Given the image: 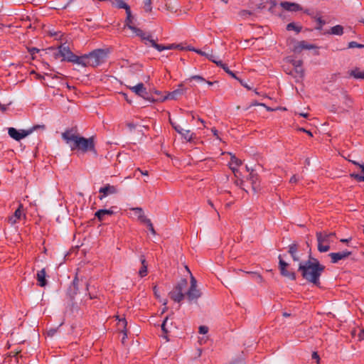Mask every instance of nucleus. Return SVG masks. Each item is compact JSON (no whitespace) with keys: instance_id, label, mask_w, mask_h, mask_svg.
<instances>
[{"instance_id":"nucleus-1","label":"nucleus","mask_w":364,"mask_h":364,"mask_svg":"<svg viewBox=\"0 0 364 364\" xmlns=\"http://www.w3.org/2000/svg\"><path fill=\"white\" fill-rule=\"evenodd\" d=\"M62 139L72 151L79 150L83 153L96 152L93 137L85 138L77 133L74 129H68L61 134Z\"/></svg>"},{"instance_id":"nucleus-2","label":"nucleus","mask_w":364,"mask_h":364,"mask_svg":"<svg viewBox=\"0 0 364 364\" xmlns=\"http://www.w3.org/2000/svg\"><path fill=\"white\" fill-rule=\"evenodd\" d=\"M325 267L314 257H310L308 261L301 262L299 264V271L303 278L315 285L320 284V277Z\"/></svg>"},{"instance_id":"nucleus-3","label":"nucleus","mask_w":364,"mask_h":364,"mask_svg":"<svg viewBox=\"0 0 364 364\" xmlns=\"http://www.w3.org/2000/svg\"><path fill=\"white\" fill-rule=\"evenodd\" d=\"M107 58V53L102 49L95 50L89 54L80 56V65L82 67H97Z\"/></svg>"},{"instance_id":"nucleus-4","label":"nucleus","mask_w":364,"mask_h":364,"mask_svg":"<svg viewBox=\"0 0 364 364\" xmlns=\"http://www.w3.org/2000/svg\"><path fill=\"white\" fill-rule=\"evenodd\" d=\"M46 127L44 124L35 125L28 129H16V128L10 127L8 129V134L11 138L19 141L35 131H44Z\"/></svg>"},{"instance_id":"nucleus-5","label":"nucleus","mask_w":364,"mask_h":364,"mask_svg":"<svg viewBox=\"0 0 364 364\" xmlns=\"http://www.w3.org/2000/svg\"><path fill=\"white\" fill-rule=\"evenodd\" d=\"M55 58L56 59L61 58L62 61H68L80 65V56L75 55L68 46L64 45L58 47V52L55 53Z\"/></svg>"},{"instance_id":"nucleus-6","label":"nucleus","mask_w":364,"mask_h":364,"mask_svg":"<svg viewBox=\"0 0 364 364\" xmlns=\"http://www.w3.org/2000/svg\"><path fill=\"white\" fill-rule=\"evenodd\" d=\"M335 232H317L316 239L318 242V250L320 252H326L330 250V244L332 242V237Z\"/></svg>"},{"instance_id":"nucleus-7","label":"nucleus","mask_w":364,"mask_h":364,"mask_svg":"<svg viewBox=\"0 0 364 364\" xmlns=\"http://www.w3.org/2000/svg\"><path fill=\"white\" fill-rule=\"evenodd\" d=\"M188 286V281L186 279H182L178 283L174 286L173 289L169 292L170 298L175 302H181L186 296L184 291Z\"/></svg>"},{"instance_id":"nucleus-8","label":"nucleus","mask_w":364,"mask_h":364,"mask_svg":"<svg viewBox=\"0 0 364 364\" xmlns=\"http://www.w3.org/2000/svg\"><path fill=\"white\" fill-rule=\"evenodd\" d=\"M189 301L198 299L200 296V292L197 289V282L195 277L191 276V287L186 293Z\"/></svg>"},{"instance_id":"nucleus-9","label":"nucleus","mask_w":364,"mask_h":364,"mask_svg":"<svg viewBox=\"0 0 364 364\" xmlns=\"http://www.w3.org/2000/svg\"><path fill=\"white\" fill-rule=\"evenodd\" d=\"M169 122L172 126V127L177 132L178 134L181 135V136L186 139L187 141H191L195 137V134L191 132L189 129H183L176 122L171 121V119L169 118Z\"/></svg>"},{"instance_id":"nucleus-10","label":"nucleus","mask_w":364,"mask_h":364,"mask_svg":"<svg viewBox=\"0 0 364 364\" xmlns=\"http://www.w3.org/2000/svg\"><path fill=\"white\" fill-rule=\"evenodd\" d=\"M129 87L136 95H137L149 101L154 102L156 100L154 99H151L150 97H146V95H147L146 89L142 82H139L134 86H129Z\"/></svg>"},{"instance_id":"nucleus-11","label":"nucleus","mask_w":364,"mask_h":364,"mask_svg":"<svg viewBox=\"0 0 364 364\" xmlns=\"http://www.w3.org/2000/svg\"><path fill=\"white\" fill-rule=\"evenodd\" d=\"M100 195L98 196L100 200H103L108 195L114 194L117 192V189L115 186L107 184L106 186L101 187L99 190Z\"/></svg>"},{"instance_id":"nucleus-12","label":"nucleus","mask_w":364,"mask_h":364,"mask_svg":"<svg viewBox=\"0 0 364 364\" xmlns=\"http://www.w3.org/2000/svg\"><path fill=\"white\" fill-rule=\"evenodd\" d=\"M186 89L183 88V84H180L178 85V87L168 93L167 95H166L164 98H163V100H177L181 96H182L185 92H186Z\"/></svg>"},{"instance_id":"nucleus-13","label":"nucleus","mask_w":364,"mask_h":364,"mask_svg":"<svg viewBox=\"0 0 364 364\" xmlns=\"http://www.w3.org/2000/svg\"><path fill=\"white\" fill-rule=\"evenodd\" d=\"M316 46L313 44L309 43L305 41L297 42L293 47L292 50L294 53H299L303 50H311L315 48Z\"/></svg>"},{"instance_id":"nucleus-14","label":"nucleus","mask_w":364,"mask_h":364,"mask_svg":"<svg viewBox=\"0 0 364 364\" xmlns=\"http://www.w3.org/2000/svg\"><path fill=\"white\" fill-rule=\"evenodd\" d=\"M173 328V321L172 319H170L169 317H166L164 321L161 324V330L164 333L163 337L168 341V334L171 331Z\"/></svg>"},{"instance_id":"nucleus-15","label":"nucleus","mask_w":364,"mask_h":364,"mask_svg":"<svg viewBox=\"0 0 364 364\" xmlns=\"http://www.w3.org/2000/svg\"><path fill=\"white\" fill-rule=\"evenodd\" d=\"M136 36L141 38L146 45H150L151 41H153L151 36L149 33L144 32L141 29L135 28L132 31Z\"/></svg>"},{"instance_id":"nucleus-16","label":"nucleus","mask_w":364,"mask_h":364,"mask_svg":"<svg viewBox=\"0 0 364 364\" xmlns=\"http://www.w3.org/2000/svg\"><path fill=\"white\" fill-rule=\"evenodd\" d=\"M351 255L350 251H342L339 252H331L329 257L331 259L332 263H337L339 260L344 259Z\"/></svg>"},{"instance_id":"nucleus-17","label":"nucleus","mask_w":364,"mask_h":364,"mask_svg":"<svg viewBox=\"0 0 364 364\" xmlns=\"http://www.w3.org/2000/svg\"><path fill=\"white\" fill-rule=\"evenodd\" d=\"M22 204H20L18 208L16 210L14 215L9 218L8 220L11 224L14 225L17 223L18 220H19L22 216L25 217V214L22 212Z\"/></svg>"},{"instance_id":"nucleus-18","label":"nucleus","mask_w":364,"mask_h":364,"mask_svg":"<svg viewBox=\"0 0 364 364\" xmlns=\"http://www.w3.org/2000/svg\"><path fill=\"white\" fill-rule=\"evenodd\" d=\"M281 6L287 11H301L302 9L301 6L296 3H291L288 1H284L280 4Z\"/></svg>"},{"instance_id":"nucleus-19","label":"nucleus","mask_w":364,"mask_h":364,"mask_svg":"<svg viewBox=\"0 0 364 364\" xmlns=\"http://www.w3.org/2000/svg\"><path fill=\"white\" fill-rule=\"evenodd\" d=\"M249 180L252 183V190L255 193L257 192L259 190L260 184L258 178L257 174L253 173L252 171L250 173Z\"/></svg>"},{"instance_id":"nucleus-20","label":"nucleus","mask_w":364,"mask_h":364,"mask_svg":"<svg viewBox=\"0 0 364 364\" xmlns=\"http://www.w3.org/2000/svg\"><path fill=\"white\" fill-rule=\"evenodd\" d=\"M242 165V161L235 156H231L230 161L229 163L230 168L232 171V172L236 176L238 172V167Z\"/></svg>"},{"instance_id":"nucleus-21","label":"nucleus","mask_w":364,"mask_h":364,"mask_svg":"<svg viewBox=\"0 0 364 364\" xmlns=\"http://www.w3.org/2000/svg\"><path fill=\"white\" fill-rule=\"evenodd\" d=\"M127 18L125 19V24L124 28H128L131 31L133 30V28H135L136 27L133 25V19L134 17L132 14L131 9L126 11Z\"/></svg>"},{"instance_id":"nucleus-22","label":"nucleus","mask_w":364,"mask_h":364,"mask_svg":"<svg viewBox=\"0 0 364 364\" xmlns=\"http://www.w3.org/2000/svg\"><path fill=\"white\" fill-rule=\"evenodd\" d=\"M189 50H193L200 55L205 56L206 58H208L209 60L212 61L213 63V60L217 57L216 55H213L212 50H210L209 52H205V51H203L201 50L196 49V48H189Z\"/></svg>"},{"instance_id":"nucleus-23","label":"nucleus","mask_w":364,"mask_h":364,"mask_svg":"<svg viewBox=\"0 0 364 364\" xmlns=\"http://www.w3.org/2000/svg\"><path fill=\"white\" fill-rule=\"evenodd\" d=\"M46 271L45 269H42L41 270L38 271L36 274V279L38 281V284L40 287H45L47 284V281L46 279Z\"/></svg>"},{"instance_id":"nucleus-24","label":"nucleus","mask_w":364,"mask_h":364,"mask_svg":"<svg viewBox=\"0 0 364 364\" xmlns=\"http://www.w3.org/2000/svg\"><path fill=\"white\" fill-rule=\"evenodd\" d=\"M114 211L112 209H100L95 213V215L99 220L102 221L105 215H112Z\"/></svg>"},{"instance_id":"nucleus-25","label":"nucleus","mask_w":364,"mask_h":364,"mask_svg":"<svg viewBox=\"0 0 364 364\" xmlns=\"http://www.w3.org/2000/svg\"><path fill=\"white\" fill-rule=\"evenodd\" d=\"M140 261L141 263V267L139 270V275L141 277H144L147 274V263L144 256L141 255L140 257Z\"/></svg>"},{"instance_id":"nucleus-26","label":"nucleus","mask_w":364,"mask_h":364,"mask_svg":"<svg viewBox=\"0 0 364 364\" xmlns=\"http://www.w3.org/2000/svg\"><path fill=\"white\" fill-rule=\"evenodd\" d=\"M349 75L355 79H364V70H360L359 68H355L349 72Z\"/></svg>"},{"instance_id":"nucleus-27","label":"nucleus","mask_w":364,"mask_h":364,"mask_svg":"<svg viewBox=\"0 0 364 364\" xmlns=\"http://www.w3.org/2000/svg\"><path fill=\"white\" fill-rule=\"evenodd\" d=\"M132 210H133L135 213V215L137 216L138 219L141 222H144L148 218L144 215V211L142 208H132Z\"/></svg>"},{"instance_id":"nucleus-28","label":"nucleus","mask_w":364,"mask_h":364,"mask_svg":"<svg viewBox=\"0 0 364 364\" xmlns=\"http://www.w3.org/2000/svg\"><path fill=\"white\" fill-rule=\"evenodd\" d=\"M297 245L296 244H291L289 246V252L291 255L294 261H299V257L297 256Z\"/></svg>"},{"instance_id":"nucleus-29","label":"nucleus","mask_w":364,"mask_h":364,"mask_svg":"<svg viewBox=\"0 0 364 364\" xmlns=\"http://www.w3.org/2000/svg\"><path fill=\"white\" fill-rule=\"evenodd\" d=\"M112 4L118 9H124L125 11H127L130 9V6L123 0H112Z\"/></svg>"},{"instance_id":"nucleus-30","label":"nucleus","mask_w":364,"mask_h":364,"mask_svg":"<svg viewBox=\"0 0 364 364\" xmlns=\"http://www.w3.org/2000/svg\"><path fill=\"white\" fill-rule=\"evenodd\" d=\"M330 33L332 35L341 36L343 33V27L336 25L331 28Z\"/></svg>"},{"instance_id":"nucleus-31","label":"nucleus","mask_w":364,"mask_h":364,"mask_svg":"<svg viewBox=\"0 0 364 364\" xmlns=\"http://www.w3.org/2000/svg\"><path fill=\"white\" fill-rule=\"evenodd\" d=\"M213 63H215L218 66L222 68L224 70V71L228 74L229 73V72L231 71L226 64L223 63L222 60H219L218 56L215 58V59L213 60Z\"/></svg>"},{"instance_id":"nucleus-32","label":"nucleus","mask_w":364,"mask_h":364,"mask_svg":"<svg viewBox=\"0 0 364 364\" xmlns=\"http://www.w3.org/2000/svg\"><path fill=\"white\" fill-rule=\"evenodd\" d=\"M281 274L284 277H288L291 280L296 279V274L294 272H289L287 270L286 267H284L283 272L280 271Z\"/></svg>"},{"instance_id":"nucleus-33","label":"nucleus","mask_w":364,"mask_h":364,"mask_svg":"<svg viewBox=\"0 0 364 364\" xmlns=\"http://www.w3.org/2000/svg\"><path fill=\"white\" fill-rule=\"evenodd\" d=\"M341 97L343 102L346 104V105L348 107H350L352 103V100L346 91H341Z\"/></svg>"},{"instance_id":"nucleus-34","label":"nucleus","mask_w":364,"mask_h":364,"mask_svg":"<svg viewBox=\"0 0 364 364\" xmlns=\"http://www.w3.org/2000/svg\"><path fill=\"white\" fill-rule=\"evenodd\" d=\"M287 31H295L297 33L301 31V27L296 25L294 23H289L287 26Z\"/></svg>"},{"instance_id":"nucleus-35","label":"nucleus","mask_w":364,"mask_h":364,"mask_svg":"<svg viewBox=\"0 0 364 364\" xmlns=\"http://www.w3.org/2000/svg\"><path fill=\"white\" fill-rule=\"evenodd\" d=\"M360 168L363 173V176L359 175L358 173H350V176L351 178H353L358 181H364V164L360 166Z\"/></svg>"},{"instance_id":"nucleus-36","label":"nucleus","mask_w":364,"mask_h":364,"mask_svg":"<svg viewBox=\"0 0 364 364\" xmlns=\"http://www.w3.org/2000/svg\"><path fill=\"white\" fill-rule=\"evenodd\" d=\"M149 46L156 48L159 52L166 50V46L161 45V44H157L154 39H153V41H151V43Z\"/></svg>"},{"instance_id":"nucleus-37","label":"nucleus","mask_w":364,"mask_h":364,"mask_svg":"<svg viewBox=\"0 0 364 364\" xmlns=\"http://www.w3.org/2000/svg\"><path fill=\"white\" fill-rule=\"evenodd\" d=\"M191 80H196L200 83L206 82L205 78H203L202 76L198 75H192L189 78L186 79V81L191 82Z\"/></svg>"},{"instance_id":"nucleus-38","label":"nucleus","mask_w":364,"mask_h":364,"mask_svg":"<svg viewBox=\"0 0 364 364\" xmlns=\"http://www.w3.org/2000/svg\"><path fill=\"white\" fill-rule=\"evenodd\" d=\"M144 9L146 12H150L152 9L151 0H143Z\"/></svg>"},{"instance_id":"nucleus-39","label":"nucleus","mask_w":364,"mask_h":364,"mask_svg":"<svg viewBox=\"0 0 364 364\" xmlns=\"http://www.w3.org/2000/svg\"><path fill=\"white\" fill-rule=\"evenodd\" d=\"M143 223H145L147 225L149 230L151 232L152 235H156L153 224L149 219L146 220L144 222H143Z\"/></svg>"},{"instance_id":"nucleus-40","label":"nucleus","mask_w":364,"mask_h":364,"mask_svg":"<svg viewBox=\"0 0 364 364\" xmlns=\"http://www.w3.org/2000/svg\"><path fill=\"white\" fill-rule=\"evenodd\" d=\"M348 48H364V45L360 44L355 41H350V43H348Z\"/></svg>"},{"instance_id":"nucleus-41","label":"nucleus","mask_w":364,"mask_h":364,"mask_svg":"<svg viewBox=\"0 0 364 364\" xmlns=\"http://www.w3.org/2000/svg\"><path fill=\"white\" fill-rule=\"evenodd\" d=\"M279 269L280 271L283 272L284 267H287L289 266L288 263H287L284 259L282 258V256H279Z\"/></svg>"},{"instance_id":"nucleus-42","label":"nucleus","mask_w":364,"mask_h":364,"mask_svg":"<svg viewBox=\"0 0 364 364\" xmlns=\"http://www.w3.org/2000/svg\"><path fill=\"white\" fill-rule=\"evenodd\" d=\"M294 70H295L296 73L297 74V76L299 78L302 79L304 77V70L302 66H299V67L294 68Z\"/></svg>"},{"instance_id":"nucleus-43","label":"nucleus","mask_w":364,"mask_h":364,"mask_svg":"<svg viewBox=\"0 0 364 364\" xmlns=\"http://www.w3.org/2000/svg\"><path fill=\"white\" fill-rule=\"evenodd\" d=\"M291 64L294 66V68L302 66L303 62L301 60H292Z\"/></svg>"},{"instance_id":"nucleus-44","label":"nucleus","mask_w":364,"mask_h":364,"mask_svg":"<svg viewBox=\"0 0 364 364\" xmlns=\"http://www.w3.org/2000/svg\"><path fill=\"white\" fill-rule=\"evenodd\" d=\"M208 331V328L205 326H200L199 327V333L202 334H205Z\"/></svg>"},{"instance_id":"nucleus-45","label":"nucleus","mask_w":364,"mask_h":364,"mask_svg":"<svg viewBox=\"0 0 364 364\" xmlns=\"http://www.w3.org/2000/svg\"><path fill=\"white\" fill-rule=\"evenodd\" d=\"M211 132H212V133H213V136H215V138H216L218 140H219L220 141H222L221 138H220V137L219 136V135H218V130H217L215 128H212V129H211Z\"/></svg>"},{"instance_id":"nucleus-46","label":"nucleus","mask_w":364,"mask_h":364,"mask_svg":"<svg viewBox=\"0 0 364 364\" xmlns=\"http://www.w3.org/2000/svg\"><path fill=\"white\" fill-rule=\"evenodd\" d=\"M299 180V177L297 175H294L291 177L289 183H296Z\"/></svg>"},{"instance_id":"nucleus-47","label":"nucleus","mask_w":364,"mask_h":364,"mask_svg":"<svg viewBox=\"0 0 364 364\" xmlns=\"http://www.w3.org/2000/svg\"><path fill=\"white\" fill-rule=\"evenodd\" d=\"M311 357L313 359L316 360L318 364L319 363L320 358L316 352H313Z\"/></svg>"},{"instance_id":"nucleus-48","label":"nucleus","mask_w":364,"mask_h":364,"mask_svg":"<svg viewBox=\"0 0 364 364\" xmlns=\"http://www.w3.org/2000/svg\"><path fill=\"white\" fill-rule=\"evenodd\" d=\"M118 325L119 326H123V327H125L126 325H127V321L124 319V318H122V319H119V323H118Z\"/></svg>"},{"instance_id":"nucleus-49","label":"nucleus","mask_w":364,"mask_h":364,"mask_svg":"<svg viewBox=\"0 0 364 364\" xmlns=\"http://www.w3.org/2000/svg\"><path fill=\"white\" fill-rule=\"evenodd\" d=\"M179 45L178 44H170L169 46H166V50H171L178 48Z\"/></svg>"},{"instance_id":"nucleus-50","label":"nucleus","mask_w":364,"mask_h":364,"mask_svg":"<svg viewBox=\"0 0 364 364\" xmlns=\"http://www.w3.org/2000/svg\"><path fill=\"white\" fill-rule=\"evenodd\" d=\"M299 130L301 132H305V133L308 134L309 136H312V133L310 131L305 129L304 128H299Z\"/></svg>"},{"instance_id":"nucleus-51","label":"nucleus","mask_w":364,"mask_h":364,"mask_svg":"<svg viewBox=\"0 0 364 364\" xmlns=\"http://www.w3.org/2000/svg\"><path fill=\"white\" fill-rule=\"evenodd\" d=\"M7 109V106L5 105H3L0 102V110L2 112H5Z\"/></svg>"},{"instance_id":"nucleus-52","label":"nucleus","mask_w":364,"mask_h":364,"mask_svg":"<svg viewBox=\"0 0 364 364\" xmlns=\"http://www.w3.org/2000/svg\"><path fill=\"white\" fill-rule=\"evenodd\" d=\"M153 290H154V295H155L157 298H159V290H158V289H157L156 286H155V287H154V289H153Z\"/></svg>"},{"instance_id":"nucleus-53","label":"nucleus","mask_w":364,"mask_h":364,"mask_svg":"<svg viewBox=\"0 0 364 364\" xmlns=\"http://www.w3.org/2000/svg\"><path fill=\"white\" fill-rule=\"evenodd\" d=\"M239 81L242 86H244L245 87H246L248 90H251V87L250 86H248L247 84L245 83L242 80H239Z\"/></svg>"},{"instance_id":"nucleus-54","label":"nucleus","mask_w":364,"mask_h":364,"mask_svg":"<svg viewBox=\"0 0 364 364\" xmlns=\"http://www.w3.org/2000/svg\"><path fill=\"white\" fill-rule=\"evenodd\" d=\"M360 340H364V330H362L361 332L358 335Z\"/></svg>"},{"instance_id":"nucleus-55","label":"nucleus","mask_w":364,"mask_h":364,"mask_svg":"<svg viewBox=\"0 0 364 364\" xmlns=\"http://www.w3.org/2000/svg\"><path fill=\"white\" fill-rule=\"evenodd\" d=\"M348 161H349L350 162H351L352 164H355V165H356V166H359L360 168V166H362V165H363V164H359L358 162H357V161H353V160H351V159H348Z\"/></svg>"},{"instance_id":"nucleus-56","label":"nucleus","mask_w":364,"mask_h":364,"mask_svg":"<svg viewBox=\"0 0 364 364\" xmlns=\"http://www.w3.org/2000/svg\"><path fill=\"white\" fill-rule=\"evenodd\" d=\"M228 75H230L232 77L235 78V79H237V80H239L240 79L235 75V74L230 71L229 72Z\"/></svg>"},{"instance_id":"nucleus-57","label":"nucleus","mask_w":364,"mask_h":364,"mask_svg":"<svg viewBox=\"0 0 364 364\" xmlns=\"http://www.w3.org/2000/svg\"><path fill=\"white\" fill-rule=\"evenodd\" d=\"M298 114L301 117H303L304 118H307L309 117V114L308 113H304V112H300V113H298Z\"/></svg>"},{"instance_id":"nucleus-58","label":"nucleus","mask_w":364,"mask_h":364,"mask_svg":"<svg viewBox=\"0 0 364 364\" xmlns=\"http://www.w3.org/2000/svg\"><path fill=\"white\" fill-rule=\"evenodd\" d=\"M136 171H139L142 175L147 176L148 171H142L140 168H137Z\"/></svg>"},{"instance_id":"nucleus-59","label":"nucleus","mask_w":364,"mask_h":364,"mask_svg":"<svg viewBox=\"0 0 364 364\" xmlns=\"http://www.w3.org/2000/svg\"><path fill=\"white\" fill-rule=\"evenodd\" d=\"M166 304H167V300L166 299H164L163 301V305L165 306L164 309H163V313L167 309V307H166Z\"/></svg>"},{"instance_id":"nucleus-60","label":"nucleus","mask_w":364,"mask_h":364,"mask_svg":"<svg viewBox=\"0 0 364 364\" xmlns=\"http://www.w3.org/2000/svg\"><path fill=\"white\" fill-rule=\"evenodd\" d=\"M39 51V50L38 48H33L31 50V54H34L36 53H38Z\"/></svg>"},{"instance_id":"nucleus-61","label":"nucleus","mask_w":364,"mask_h":364,"mask_svg":"<svg viewBox=\"0 0 364 364\" xmlns=\"http://www.w3.org/2000/svg\"><path fill=\"white\" fill-rule=\"evenodd\" d=\"M254 105H259V106H263V107H266V105L264 104V103H257V102H255L253 103Z\"/></svg>"},{"instance_id":"nucleus-62","label":"nucleus","mask_w":364,"mask_h":364,"mask_svg":"<svg viewBox=\"0 0 364 364\" xmlns=\"http://www.w3.org/2000/svg\"><path fill=\"white\" fill-rule=\"evenodd\" d=\"M349 240H350V239H341V242L346 243V242H348Z\"/></svg>"},{"instance_id":"nucleus-63","label":"nucleus","mask_w":364,"mask_h":364,"mask_svg":"<svg viewBox=\"0 0 364 364\" xmlns=\"http://www.w3.org/2000/svg\"><path fill=\"white\" fill-rule=\"evenodd\" d=\"M198 121L200 122V123H202L204 125V127H205V121L203 119H202L201 118H198Z\"/></svg>"},{"instance_id":"nucleus-64","label":"nucleus","mask_w":364,"mask_h":364,"mask_svg":"<svg viewBox=\"0 0 364 364\" xmlns=\"http://www.w3.org/2000/svg\"><path fill=\"white\" fill-rule=\"evenodd\" d=\"M77 282H78V281H77V279H76V278H75V279L73 280V285H74V286H76V285H77Z\"/></svg>"}]
</instances>
